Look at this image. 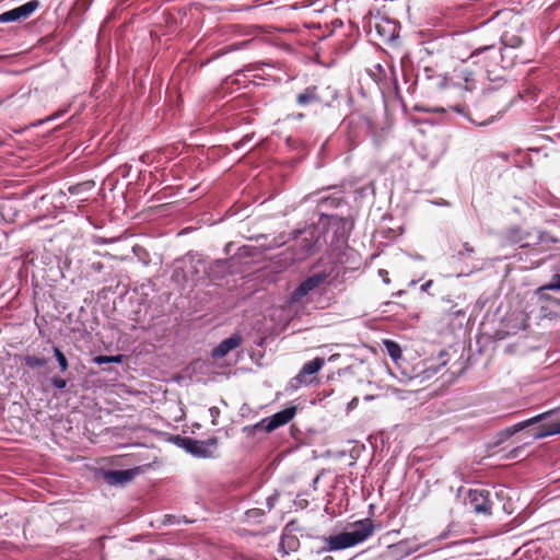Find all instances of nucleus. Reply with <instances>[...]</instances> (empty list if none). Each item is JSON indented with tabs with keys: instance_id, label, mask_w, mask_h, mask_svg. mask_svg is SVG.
<instances>
[{
	"instance_id": "0eeeda50",
	"label": "nucleus",
	"mask_w": 560,
	"mask_h": 560,
	"mask_svg": "<svg viewBox=\"0 0 560 560\" xmlns=\"http://www.w3.org/2000/svg\"><path fill=\"white\" fill-rule=\"evenodd\" d=\"M296 413V407H288L279 412H276L271 417L265 418L256 427H262L266 432H272L273 430L289 423Z\"/></svg>"
},
{
	"instance_id": "c756f323",
	"label": "nucleus",
	"mask_w": 560,
	"mask_h": 560,
	"mask_svg": "<svg viewBox=\"0 0 560 560\" xmlns=\"http://www.w3.org/2000/svg\"><path fill=\"white\" fill-rule=\"evenodd\" d=\"M387 275V271L386 270H383V269H380V275Z\"/></svg>"
},
{
	"instance_id": "2eb2a0df",
	"label": "nucleus",
	"mask_w": 560,
	"mask_h": 560,
	"mask_svg": "<svg viewBox=\"0 0 560 560\" xmlns=\"http://www.w3.org/2000/svg\"><path fill=\"white\" fill-rule=\"evenodd\" d=\"M549 413H551V411L540 413V415H538V416H536V417H533V418H530V419H528V420H526V421H523V422H520V423H517V424L513 425V427H512L511 429H509L508 431H509V433H510V434H513V433H515V432H517V431H520V430L525 429L526 427H529V425H532V424H534V423H536V422L541 421V420H542V419H545Z\"/></svg>"
},
{
	"instance_id": "aec40b11",
	"label": "nucleus",
	"mask_w": 560,
	"mask_h": 560,
	"mask_svg": "<svg viewBox=\"0 0 560 560\" xmlns=\"http://www.w3.org/2000/svg\"><path fill=\"white\" fill-rule=\"evenodd\" d=\"M124 360V355L122 354H117V355H97L93 359V362L98 364V365H102V364H106V363H121Z\"/></svg>"
},
{
	"instance_id": "ddd939ff",
	"label": "nucleus",
	"mask_w": 560,
	"mask_h": 560,
	"mask_svg": "<svg viewBox=\"0 0 560 560\" xmlns=\"http://www.w3.org/2000/svg\"><path fill=\"white\" fill-rule=\"evenodd\" d=\"M560 434V419L540 424L534 434L535 439H542L549 435Z\"/></svg>"
},
{
	"instance_id": "f257e3e1",
	"label": "nucleus",
	"mask_w": 560,
	"mask_h": 560,
	"mask_svg": "<svg viewBox=\"0 0 560 560\" xmlns=\"http://www.w3.org/2000/svg\"><path fill=\"white\" fill-rule=\"evenodd\" d=\"M374 532L371 518H364L353 524V529L329 536L327 539L329 550H341L366 540Z\"/></svg>"
},
{
	"instance_id": "423d86ee",
	"label": "nucleus",
	"mask_w": 560,
	"mask_h": 560,
	"mask_svg": "<svg viewBox=\"0 0 560 560\" xmlns=\"http://www.w3.org/2000/svg\"><path fill=\"white\" fill-rule=\"evenodd\" d=\"M468 505L477 514L490 515L492 513V501L490 499V491L486 489L469 490Z\"/></svg>"
},
{
	"instance_id": "4be33fe9",
	"label": "nucleus",
	"mask_w": 560,
	"mask_h": 560,
	"mask_svg": "<svg viewBox=\"0 0 560 560\" xmlns=\"http://www.w3.org/2000/svg\"><path fill=\"white\" fill-rule=\"evenodd\" d=\"M475 254V248L474 246L468 243V242H465L463 245H462V248L457 252V255L460 257V258H464V257H471L472 255Z\"/></svg>"
},
{
	"instance_id": "bb28decb",
	"label": "nucleus",
	"mask_w": 560,
	"mask_h": 560,
	"mask_svg": "<svg viewBox=\"0 0 560 560\" xmlns=\"http://www.w3.org/2000/svg\"><path fill=\"white\" fill-rule=\"evenodd\" d=\"M432 284H433V281H432V280H429V281H427L425 283H423V284L421 285V289H422L423 291H427V290H428Z\"/></svg>"
},
{
	"instance_id": "393cba45",
	"label": "nucleus",
	"mask_w": 560,
	"mask_h": 560,
	"mask_svg": "<svg viewBox=\"0 0 560 560\" xmlns=\"http://www.w3.org/2000/svg\"><path fill=\"white\" fill-rule=\"evenodd\" d=\"M517 233H518V230H516V229H511V230L509 231V236H508V237H509L511 241L520 242L522 238H521V237H518V236L516 235Z\"/></svg>"
},
{
	"instance_id": "4468645a",
	"label": "nucleus",
	"mask_w": 560,
	"mask_h": 560,
	"mask_svg": "<svg viewBox=\"0 0 560 560\" xmlns=\"http://www.w3.org/2000/svg\"><path fill=\"white\" fill-rule=\"evenodd\" d=\"M22 365L31 370H39L48 363V359L45 357H37L32 354H25L21 357Z\"/></svg>"
},
{
	"instance_id": "a878e982",
	"label": "nucleus",
	"mask_w": 560,
	"mask_h": 560,
	"mask_svg": "<svg viewBox=\"0 0 560 560\" xmlns=\"http://www.w3.org/2000/svg\"><path fill=\"white\" fill-rule=\"evenodd\" d=\"M246 514L248 517H256L258 515H262L264 512L259 509H252V510H248Z\"/></svg>"
},
{
	"instance_id": "c85d7f7f",
	"label": "nucleus",
	"mask_w": 560,
	"mask_h": 560,
	"mask_svg": "<svg viewBox=\"0 0 560 560\" xmlns=\"http://www.w3.org/2000/svg\"><path fill=\"white\" fill-rule=\"evenodd\" d=\"M470 120H471L472 122L477 124V121H476V120H474V119H471V118H470ZM478 125H485V122H483V121H479V122H478Z\"/></svg>"
},
{
	"instance_id": "7c9ffc66",
	"label": "nucleus",
	"mask_w": 560,
	"mask_h": 560,
	"mask_svg": "<svg viewBox=\"0 0 560 560\" xmlns=\"http://www.w3.org/2000/svg\"><path fill=\"white\" fill-rule=\"evenodd\" d=\"M383 279H384V281H385L386 283H388V282H389V279H387V278H386V276H383Z\"/></svg>"
},
{
	"instance_id": "6e6552de",
	"label": "nucleus",
	"mask_w": 560,
	"mask_h": 560,
	"mask_svg": "<svg viewBox=\"0 0 560 560\" xmlns=\"http://www.w3.org/2000/svg\"><path fill=\"white\" fill-rule=\"evenodd\" d=\"M470 58L476 59L475 62L482 63L487 72H492L493 67L502 59V55L494 46H485L476 49Z\"/></svg>"
},
{
	"instance_id": "6ab92c4d",
	"label": "nucleus",
	"mask_w": 560,
	"mask_h": 560,
	"mask_svg": "<svg viewBox=\"0 0 560 560\" xmlns=\"http://www.w3.org/2000/svg\"><path fill=\"white\" fill-rule=\"evenodd\" d=\"M546 290H560V273L555 275L549 283L539 287L537 294L544 299H548V296L544 294Z\"/></svg>"
},
{
	"instance_id": "f8f14e48",
	"label": "nucleus",
	"mask_w": 560,
	"mask_h": 560,
	"mask_svg": "<svg viewBox=\"0 0 560 560\" xmlns=\"http://www.w3.org/2000/svg\"><path fill=\"white\" fill-rule=\"evenodd\" d=\"M325 364V360L323 358H315L308 362H306L298 374L296 378L304 383L306 382L307 375H313L317 373Z\"/></svg>"
},
{
	"instance_id": "1a4fd4ad",
	"label": "nucleus",
	"mask_w": 560,
	"mask_h": 560,
	"mask_svg": "<svg viewBox=\"0 0 560 560\" xmlns=\"http://www.w3.org/2000/svg\"><path fill=\"white\" fill-rule=\"evenodd\" d=\"M39 5L40 3L38 0H31L18 8H14L0 14V22L9 23L21 19H27L39 8Z\"/></svg>"
},
{
	"instance_id": "b1692460",
	"label": "nucleus",
	"mask_w": 560,
	"mask_h": 560,
	"mask_svg": "<svg viewBox=\"0 0 560 560\" xmlns=\"http://www.w3.org/2000/svg\"><path fill=\"white\" fill-rule=\"evenodd\" d=\"M504 44L506 46L515 48V47H518L522 44V39L520 37H517V36H512L510 39L505 37L504 38Z\"/></svg>"
},
{
	"instance_id": "412c9836",
	"label": "nucleus",
	"mask_w": 560,
	"mask_h": 560,
	"mask_svg": "<svg viewBox=\"0 0 560 560\" xmlns=\"http://www.w3.org/2000/svg\"><path fill=\"white\" fill-rule=\"evenodd\" d=\"M54 354L56 357V360L58 361L60 371L66 372L69 368V363L66 355L61 352V350L58 347L54 348Z\"/></svg>"
},
{
	"instance_id": "9d476101",
	"label": "nucleus",
	"mask_w": 560,
	"mask_h": 560,
	"mask_svg": "<svg viewBox=\"0 0 560 560\" xmlns=\"http://www.w3.org/2000/svg\"><path fill=\"white\" fill-rule=\"evenodd\" d=\"M137 471L135 469L107 470L104 472V480L110 485H124L133 479Z\"/></svg>"
},
{
	"instance_id": "dca6fc26",
	"label": "nucleus",
	"mask_w": 560,
	"mask_h": 560,
	"mask_svg": "<svg viewBox=\"0 0 560 560\" xmlns=\"http://www.w3.org/2000/svg\"><path fill=\"white\" fill-rule=\"evenodd\" d=\"M471 75H472V72L470 70H468L467 68H458V69L454 70V77L457 80L465 81V86H464L465 91H470L472 89L471 82L474 80H472Z\"/></svg>"
},
{
	"instance_id": "5701e85b",
	"label": "nucleus",
	"mask_w": 560,
	"mask_h": 560,
	"mask_svg": "<svg viewBox=\"0 0 560 560\" xmlns=\"http://www.w3.org/2000/svg\"><path fill=\"white\" fill-rule=\"evenodd\" d=\"M51 385L57 389H63L67 386V381L65 378L54 376L51 380Z\"/></svg>"
},
{
	"instance_id": "f3484780",
	"label": "nucleus",
	"mask_w": 560,
	"mask_h": 560,
	"mask_svg": "<svg viewBox=\"0 0 560 560\" xmlns=\"http://www.w3.org/2000/svg\"><path fill=\"white\" fill-rule=\"evenodd\" d=\"M383 345L385 347V350H386L387 354L394 361H397L398 359L401 358V349H400L399 345L396 341L390 340V339H385L383 341Z\"/></svg>"
},
{
	"instance_id": "f03ea898",
	"label": "nucleus",
	"mask_w": 560,
	"mask_h": 560,
	"mask_svg": "<svg viewBox=\"0 0 560 560\" xmlns=\"http://www.w3.org/2000/svg\"><path fill=\"white\" fill-rule=\"evenodd\" d=\"M337 98V92L330 86L311 85L296 95L298 106L318 109L329 106Z\"/></svg>"
},
{
	"instance_id": "7ed1b4c3",
	"label": "nucleus",
	"mask_w": 560,
	"mask_h": 560,
	"mask_svg": "<svg viewBox=\"0 0 560 560\" xmlns=\"http://www.w3.org/2000/svg\"><path fill=\"white\" fill-rule=\"evenodd\" d=\"M322 233L315 225L304 228L303 230H294L292 232L293 240H296L300 246L301 258L306 257L320 247Z\"/></svg>"
},
{
	"instance_id": "cd10ccee",
	"label": "nucleus",
	"mask_w": 560,
	"mask_h": 560,
	"mask_svg": "<svg viewBox=\"0 0 560 560\" xmlns=\"http://www.w3.org/2000/svg\"><path fill=\"white\" fill-rule=\"evenodd\" d=\"M304 116H305V114H303V113H298V114L292 115V117L294 119H302V118H304Z\"/></svg>"
},
{
	"instance_id": "20e7f679",
	"label": "nucleus",
	"mask_w": 560,
	"mask_h": 560,
	"mask_svg": "<svg viewBox=\"0 0 560 560\" xmlns=\"http://www.w3.org/2000/svg\"><path fill=\"white\" fill-rule=\"evenodd\" d=\"M177 444L186 450L194 456L209 458L212 456L210 447H215L218 439L215 436L208 439L207 441H199L191 438L177 436Z\"/></svg>"
},
{
	"instance_id": "9b49d317",
	"label": "nucleus",
	"mask_w": 560,
	"mask_h": 560,
	"mask_svg": "<svg viewBox=\"0 0 560 560\" xmlns=\"http://www.w3.org/2000/svg\"><path fill=\"white\" fill-rule=\"evenodd\" d=\"M242 343V337L240 335H233L222 340L218 347L212 350V357L214 359H221L225 357L230 351L237 348Z\"/></svg>"
},
{
	"instance_id": "a211bd4d",
	"label": "nucleus",
	"mask_w": 560,
	"mask_h": 560,
	"mask_svg": "<svg viewBox=\"0 0 560 560\" xmlns=\"http://www.w3.org/2000/svg\"><path fill=\"white\" fill-rule=\"evenodd\" d=\"M416 109L424 110V112H432V113H445L447 109H450L454 113H457L460 115H466V106H465V104H460V103H457L455 105H448L447 108L434 107L432 109H427V108H420L417 106Z\"/></svg>"
},
{
	"instance_id": "2f4dec72",
	"label": "nucleus",
	"mask_w": 560,
	"mask_h": 560,
	"mask_svg": "<svg viewBox=\"0 0 560 560\" xmlns=\"http://www.w3.org/2000/svg\"><path fill=\"white\" fill-rule=\"evenodd\" d=\"M383 279H384V281H385L386 283H388V282H389V279H387V278H386V276H383Z\"/></svg>"
},
{
	"instance_id": "39448f33",
	"label": "nucleus",
	"mask_w": 560,
	"mask_h": 560,
	"mask_svg": "<svg viewBox=\"0 0 560 560\" xmlns=\"http://www.w3.org/2000/svg\"><path fill=\"white\" fill-rule=\"evenodd\" d=\"M326 279L327 273L325 272L314 273L307 277L293 290V292L290 295V302L301 303L311 291L318 288L322 283L326 281Z\"/></svg>"
}]
</instances>
